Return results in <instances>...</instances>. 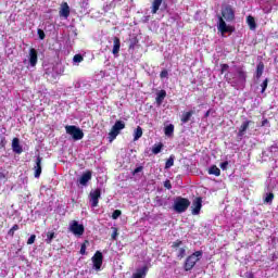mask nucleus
<instances>
[{
  "instance_id": "17",
  "label": "nucleus",
  "mask_w": 278,
  "mask_h": 278,
  "mask_svg": "<svg viewBox=\"0 0 278 278\" xmlns=\"http://www.w3.org/2000/svg\"><path fill=\"white\" fill-rule=\"evenodd\" d=\"M121 51V38L114 37L113 38V55H118V52Z\"/></svg>"
},
{
  "instance_id": "13",
  "label": "nucleus",
  "mask_w": 278,
  "mask_h": 278,
  "mask_svg": "<svg viewBox=\"0 0 278 278\" xmlns=\"http://www.w3.org/2000/svg\"><path fill=\"white\" fill-rule=\"evenodd\" d=\"M28 62L30 66H36V64H38V51L35 48L29 49Z\"/></svg>"
},
{
  "instance_id": "25",
  "label": "nucleus",
  "mask_w": 278,
  "mask_h": 278,
  "mask_svg": "<svg viewBox=\"0 0 278 278\" xmlns=\"http://www.w3.org/2000/svg\"><path fill=\"white\" fill-rule=\"evenodd\" d=\"M164 134L165 136H167L168 138H170V136H173V134H175V125L169 124L168 126H166L164 128Z\"/></svg>"
},
{
  "instance_id": "37",
  "label": "nucleus",
  "mask_w": 278,
  "mask_h": 278,
  "mask_svg": "<svg viewBox=\"0 0 278 278\" xmlns=\"http://www.w3.org/2000/svg\"><path fill=\"white\" fill-rule=\"evenodd\" d=\"M73 62H76V63L84 62V56L81 54H76L73 58Z\"/></svg>"
},
{
  "instance_id": "46",
  "label": "nucleus",
  "mask_w": 278,
  "mask_h": 278,
  "mask_svg": "<svg viewBox=\"0 0 278 278\" xmlns=\"http://www.w3.org/2000/svg\"><path fill=\"white\" fill-rule=\"evenodd\" d=\"M34 242H36V235H31L28 240H27V244H34Z\"/></svg>"
},
{
  "instance_id": "6",
  "label": "nucleus",
  "mask_w": 278,
  "mask_h": 278,
  "mask_svg": "<svg viewBox=\"0 0 278 278\" xmlns=\"http://www.w3.org/2000/svg\"><path fill=\"white\" fill-rule=\"evenodd\" d=\"M66 134L72 136L73 140H81L84 139V130L77 126H66Z\"/></svg>"
},
{
  "instance_id": "2",
  "label": "nucleus",
  "mask_w": 278,
  "mask_h": 278,
  "mask_svg": "<svg viewBox=\"0 0 278 278\" xmlns=\"http://www.w3.org/2000/svg\"><path fill=\"white\" fill-rule=\"evenodd\" d=\"M236 74L228 72L225 74V79L232 88H240L247 84V71L242 66H235Z\"/></svg>"
},
{
  "instance_id": "30",
  "label": "nucleus",
  "mask_w": 278,
  "mask_h": 278,
  "mask_svg": "<svg viewBox=\"0 0 278 278\" xmlns=\"http://www.w3.org/2000/svg\"><path fill=\"white\" fill-rule=\"evenodd\" d=\"M20 229L21 227L18 226V224L13 225V227L8 231V236L14 238V231H18Z\"/></svg>"
},
{
  "instance_id": "12",
  "label": "nucleus",
  "mask_w": 278,
  "mask_h": 278,
  "mask_svg": "<svg viewBox=\"0 0 278 278\" xmlns=\"http://www.w3.org/2000/svg\"><path fill=\"white\" fill-rule=\"evenodd\" d=\"M90 179H92V172L87 170L86 173H84L80 178L77 180V185L78 186H88V181H90Z\"/></svg>"
},
{
  "instance_id": "49",
  "label": "nucleus",
  "mask_w": 278,
  "mask_h": 278,
  "mask_svg": "<svg viewBox=\"0 0 278 278\" xmlns=\"http://www.w3.org/2000/svg\"><path fill=\"white\" fill-rule=\"evenodd\" d=\"M211 112H212V110L206 111L204 114V118H210Z\"/></svg>"
},
{
  "instance_id": "35",
  "label": "nucleus",
  "mask_w": 278,
  "mask_h": 278,
  "mask_svg": "<svg viewBox=\"0 0 278 278\" xmlns=\"http://www.w3.org/2000/svg\"><path fill=\"white\" fill-rule=\"evenodd\" d=\"M123 214V212L121 210H115L112 214V218L113 220L118 219V217H121V215Z\"/></svg>"
},
{
  "instance_id": "47",
  "label": "nucleus",
  "mask_w": 278,
  "mask_h": 278,
  "mask_svg": "<svg viewBox=\"0 0 278 278\" xmlns=\"http://www.w3.org/2000/svg\"><path fill=\"white\" fill-rule=\"evenodd\" d=\"M118 237V229L114 228V231L111 235L112 240H116V238Z\"/></svg>"
},
{
  "instance_id": "9",
  "label": "nucleus",
  "mask_w": 278,
  "mask_h": 278,
  "mask_svg": "<svg viewBox=\"0 0 278 278\" xmlns=\"http://www.w3.org/2000/svg\"><path fill=\"white\" fill-rule=\"evenodd\" d=\"M33 170H35L34 177L36 179H40V175H42V156L40 155L37 156Z\"/></svg>"
},
{
  "instance_id": "16",
  "label": "nucleus",
  "mask_w": 278,
  "mask_h": 278,
  "mask_svg": "<svg viewBox=\"0 0 278 278\" xmlns=\"http://www.w3.org/2000/svg\"><path fill=\"white\" fill-rule=\"evenodd\" d=\"M12 149H13V152L17 153L18 155H21V153H23V147H21V141L18 140V138H13Z\"/></svg>"
},
{
  "instance_id": "1",
  "label": "nucleus",
  "mask_w": 278,
  "mask_h": 278,
  "mask_svg": "<svg viewBox=\"0 0 278 278\" xmlns=\"http://www.w3.org/2000/svg\"><path fill=\"white\" fill-rule=\"evenodd\" d=\"M236 18V12L233 11V8L231 5H226L222 10V16H218V25L217 29L220 31V34H233L236 31V28L233 26H228L225 21L228 23L233 21Z\"/></svg>"
},
{
  "instance_id": "29",
  "label": "nucleus",
  "mask_w": 278,
  "mask_h": 278,
  "mask_svg": "<svg viewBox=\"0 0 278 278\" xmlns=\"http://www.w3.org/2000/svg\"><path fill=\"white\" fill-rule=\"evenodd\" d=\"M172 166H175V156L170 155L169 159L165 163V168L168 169Z\"/></svg>"
},
{
  "instance_id": "18",
  "label": "nucleus",
  "mask_w": 278,
  "mask_h": 278,
  "mask_svg": "<svg viewBox=\"0 0 278 278\" xmlns=\"http://www.w3.org/2000/svg\"><path fill=\"white\" fill-rule=\"evenodd\" d=\"M147 273H149V267L143 266L140 269H137V273L132 274V278H146Z\"/></svg>"
},
{
  "instance_id": "8",
  "label": "nucleus",
  "mask_w": 278,
  "mask_h": 278,
  "mask_svg": "<svg viewBox=\"0 0 278 278\" xmlns=\"http://www.w3.org/2000/svg\"><path fill=\"white\" fill-rule=\"evenodd\" d=\"M201 207H203V198L197 197V198L192 201L191 214H192L193 216H199V214H201Z\"/></svg>"
},
{
  "instance_id": "11",
  "label": "nucleus",
  "mask_w": 278,
  "mask_h": 278,
  "mask_svg": "<svg viewBox=\"0 0 278 278\" xmlns=\"http://www.w3.org/2000/svg\"><path fill=\"white\" fill-rule=\"evenodd\" d=\"M91 260L96 270H101V266H103V253L97 251Z\"/></svg>"
},
{
  "instance_id": "33",
  "label": "nucleus",
  "mask_w": 278,
  "mask_h": 278,
  "mask_svg": "<svg viewBox=\"0 0 278 278\" xmlns=\"http://www.w3.org/2000/svg\"><path fill=\"white\" fill-rule=\"evenodd\" d=\"M261 87H262V94H264L266 92V88H268V78H266L262 84H261Z\"/></svg>"
},
{
  "instance_id": "7",
  "label": "nucleus",
  "mask_w": 278,
  "mask_h": 278,
  "mask_svg": "<svg viewBox=\"0 0 278 278\" xmlns=\"http://www.w3.org/2000/svg\"><path fill=\"white\" fill-rule=\"evenodd\" d=\"M70 231L74 233V236H81L83 233H85L86 228L83 224H79V222L72 220V223L70 224Z\"/></svg>"
},
{
  "instance_id": "24",
  "label": "nucleus",
  "mask_w": 278,
  "mask_h": 278,
  "mask_svg": "<svg viewBox=\"0 0 278 278\" xmlns=\"http://www.w3.org/2000/svg\"><path fill=\"white\" fill-rule=\"evenodd\" d=\"M208 175H214L215 177H220V168L216 165H212L208 168Z\"/></svg>"
},
{
  "instance_id": "36",
  "label": "nucleus",
  "mask_w": 278,
  "mask_h": 278,
  "mask_svg": "<svg viewBox=\"0 0 278 278\" xmlns=\"http://www.w3.org/2000/svg\"><path fill=\"white\" fill-rule=\"evenodd\" d=\"M181 244H184V241H181V240L178 239V240H176V241L173 242L172 249H179V247H180Z\"/></svg>"
},
{
  "instance_id": "42",
  "label": "nucleus",
  "mask_w": 278,
  "mask_h": 278,
  "mask_svg": "<svg viewBox=\"0 0 278 278\" xmlns=\"http://www.w3.org/2000/svg\"><path fill=\"white\" fill-rule=\"evenodd\" d=\"M220 73H222V75H223V73H225V72H227V71H229V64H222L220 65Z\"/></svg>"
},
{
  "instance_id": "41",
  "label": "nucleus",
  "mask_w": 278,
  "mask_h": 278,
  "mask_svg": "<svg viewBox=\"0 0 278 278\" xmlns=\"http://www.w3.org/2000/svg\"><path fill=\"white\" fill-rule=\"evenodd\" d=\"M160 77H161V79H166V77H168V71L167 70H163L160 73Z\"/></svg>"
},
{
  "instance_id": "5",
  "label": "nucleus",
  "mask_w": 278,
  "mask_h": 278,
  "mask_svg": "<svg viewBox=\"0 0 278 278\" xmlns=\"http://www.w3.org/2000/svg\"><path fill=\"white\" fill-rule=\"evenodd\" d=\"M122 129H125V122L116 121L109 132V142H114L118 134H121Z\"/></svg>"
},
{
  "instance_id": "14",
  "label": "nucleus",
  "mask_w": 278,
  "mask_h": 278,
  "mask_svg": "<svg viewBox=\"0 0 278 278\" xmlns=\"http://www.w3.org/2000/svg\"><path fill=\"white\" fill-rule=\"evenodd\" d=\"M60 16L63 18H68L71 16V7H68V2H63L61 4V10L59 11Z\"/></svg>"
},
{
  "instance_id": "32",
  "label": "nucleus",
  "mask_w": 278,
  "mask_h": 278,
  "mask_svg": "<svg viewBox=\"0 0 278 278\" xmlns=\"http://www.w3.org/2000/svg\"><path fill=\"white\" fill-rule=\"evenodd\" d=\"M177 257H178V260H184V257H186V248H180L178 250Z\"/></svg>"
},
{
  "instance_id": "48",
  "label": "nucleus",
  "mask_w": 278,
  "mask_h": 278,
  "mask_svg": "<svg viewBox=\"0 0 278 278\" xmlns=\"http://www.w3.org/2000/svg\"><path fill=\"white\" fill-rule=\"evenodd\" d=\"M136 45H138V40L135 39L134 41L130 42L129 49H136Z\"/></svg>"
},
{
  "instance_id": "45",
  "label": "nucleus",
  "mask_w": 278,
  "mask_h": 278,
  "mask_svg": "<svg viewBox=\"0 0 278 278\" xmlns=\"http://www.w3.org/2000/svg\"><path fill=\"white\" fill-rule=\"evenodd\" d=\"M164 188H166L167 190H170L173 188V185L170 184V180H165L164 181Z\"/></svg>"
},
{
  "instance_id": "43",
  "label": "nucleus",
  "mask_w": 278,
  "mask_h": 278,
  "mask_svg": "<svg viewBox=\"0 0 278 278\" xmlns=\"http://www.w3.org/2000/svg\"><path fill=\"white\" fill-rule=\"evenodd\" d=\"M144 170L143 166H138L137 168L134 169L132 175H138V173H142Z\"/></svg>"
},
{
  "instance_id": "19",
  "label": "nucleus",
  "mask_w": 278,
  "mask_h": 278,
  "mask_svg": "<svg viewBox=\"0 0 278 278\" xmlns=\"http://www.w3.org/2000/svg\"><path fill=\"white\" fill-rule=\"evenodd\" d=\"M247 23L251 31H255V29H257V23H255V17H253L252 15H249L247 17Z\"/></svg>"
},
{
  "instance_id": "28",
  "label": "nucleus",
  "mask_w": 278,
  "mask_h": 278,
  "mask_svg": "<svg viewBox=\"0 0 278 278\" xmlns=\"http://www.w3.org/2000/svg\"><path fill=\"white\" fill-rule=\"evenodd\" d=\"M142 138V127L138 126L134 134V140H140Z\"/></svg>"
},
{
  "instance_id": "31",
  "label": "nucleus",
  "mask_w": 278,
  "mask_h": 278,
  "mask_svg": "<svg viewBox=\"0 0 278 278\" xmlns=\"http://www.w3.org/2000/svg\"><path fill=\"white\" fill-rule=\"evenodd\" d=\"M274 199H275V193L269 192L266 194L264 199V203H273Z\"/></svg>"
},
{
  "instance_id": "38",
  "label": "nucleus",
  "mask_w": 278,
  "mask_h": 278,
  "mask_svg": "<svg viewBox=\"0 0 278 278\" xmlns=\"http://www.w3.org/2000/svg\"><path fill=\"white\" fill-rule=\"evenodd\" d=\"M8 144V140L5 137L0 138V149H5V146Z\"/></svg>"
},
{
  "instance_id": "23",
  "label": "nucleus",
  "mask_w": 278,
  "mask_h": 278,
  "mask_svg": "<svg viewBox=\"0 0 278 278\" xmlns=\"http://www.w3.org/2000/svg\"><path fill=\"white\" fill-rule=\"evenodd\" d=\"M164 0H153L152 2V14H157V11L160 10V5H162V2Z\"/></svg>"
},
{
  "instance_id": "22",
  "label": "nucleus",
  "mask_w": 278,
  "mask_h": 278,
  "mask_svg": "<svg viewBox=\"0 0 278 278\" xmlns=\"http://www.w3.org/2000/svg\"><path fill=\"white\" fill-rule=\"evenodd\" d=\"M164 99H166V90H161L156 94V103H157V105H162V103L164 102Z\"/></svg>"
},
{
  "instance_id": "15",
  "label": "nucleus",
  "mask_w": 278,
  "mask_h": 278,
  "mask_svg": "<svg viewBox=\"0 0 278 278\" xmlns=\"http://www.w3.org/2000/svg\"><path fill=\"white\" fill-rule=\"evenodd\" d=\"M249 125H253V121L247 119L245 122H243L241 124V126L239 127V131H238V136L240 138H242V136H244V134H247V129H249Z\"/></svg>"
},
{
  "instance_id": "20",
  "label": "nucleus",
  "mask_w": 278,
  "mask_h": 278,
  "mask_svg": "<svg viewBox=\"0 0 278 278\" xmlns=\"http://www.w3.org/2000/svg\"><path fill=\"white\" fill-rule=\"evenodd\" d=\"M194 114V111H188L184 113L180 117L181 123L186 124L190 122V118H192V115Z\"/></svg>"
},
{
  "instance_id": "3",
  "label": "nucleus",
  "mask_w": 278,
  "mask_h": 278,
  "mask_svg": "<svg viewBox=\"0 0 278 278\" xmlns=\"http://www.w3.org/2000/svg\"><path fill=\"white\" fill-rule=\"evenodd\" d=\"M201 257H203V251H195L189 256H187L184 263V270L186 273L192 270V268L197 266V263L201 261Z\"/></svg>"
},
{
  "instance_id": "21",
  "label": "nucleus",
  "mask_w": 278,
  "mask_h": 278,
  "mask_svg": "<svg viewBox=\"0 0 278 278\" xmlns=\"http://www.w3.org/2000/svg\"><path fill=\"white\" fill-rule=\"evenodd\" d=\"M262 75H264V62H260L256 65V75H255L256 79H261Z\"/></svg>"
},
{
  "instance_id": "50",
  "label": "nucleus",
  "mask_w": 278,
  "mask_h": 278,
  "mask_svg": "<svg viewBox=\"0 0 278 278\" xmlns=\"http://www.w3.org/2000/svg\"><path fill=\"white\" fill-rule=\"evenodd\" d=\"M266 125H268V121L265 118L262 121V127H266Z\"/></svg>"
},
{
  "instance_id": "26",
  "label": "nucleus",
  "mask_w": 278,
  "mask_h": 278,
  "mask_svg": "<svg viewBox=\"0 0 278 278\" xmlns=\"http://www.w3.org/2000/svg\"><path fill=\"white\" fill-rule=\"evenodd\" d=\"M162 149H164V143L160 142V143H155L152 147V153L154 155H157L159 153H162Z\"/></svg>"
},
{
  "instance_id": "39",
  "label": "nucleus",
  "mask_w": 278,
  "mask_h": 278,
  "mask_svg": "<svg viewBox=\"0 0 278 278\" xmlns=\"http://www.w3.org/2000/svg\"><path fill=\"white\" fill-rule=\"evenodd\" d=\"M86 244H88V240H85V242L80 247V255H86Z\"/></svg>"
},
{
  "instance_id": "10",
  "label": "nucleus",
  "mask_w": 278,
  "mask_h": 278,
  "mask_svg": "<svg viewBox=\"0 0 278 278\" xmlns=\"http://www.w3.org/2000/svg\"><path fill=\"white\" fill-rule=\"evenodd\" d=\"M91 207H99V200L101 199V189H96L89 193Z\"/></svg>"
},
{
  "instance_id": "40",
  "label": "nucleus",
  "mask_w": 278,
  "mask_h": 278,
  "mask_svg": "<svg viewBox=\"0 0 278 278\" xmlns=\"http://www.w3.org/2000/svg\"><path fill=\"white\" fill-rule=\"evenodd\" d=\"M37 34H38L40 40H45V38L47 36V35H45V30L38 29Z\"/></svg>"
},
{
  "instance_id": "27",
  "label": "nucleus",
  "mask_w": 278,
  "mask_h": 278,
  "mask_svg": "<svg viewBox=\"0 0 278 278\" xmlns=\"http://www.w3.org/2000/svg\"><path fill=\"white\" fill-rule=\"evenodd\" d=\"M55 238L54 231H48L47 238H46V244H51L53 242V239Z\"/></svg>"
},
{
  "instance_id": "4",
  "label": "nucleus",
  "mask_w": 278,
  "mask_h": 278,
  "mask_svg": "<svg viewBox=\"0 0 278 278\" xmlns=\"http://www.w3.org/2000/svg\"><path fill=\"white\" fill-rule=\"evenodd\" d=\"M190 207V200L188 198L177 197L174 202V210L177 214H184Z\"/></svg>"
},
{
  "instance_id": "44",
  "label": "nucleus",
  "mask_w": 278,
  "mask_h": 278,
  "mask_svg": "<svg viewBox=\"0 0 278 278\" xmlns=\"http://www.w3.org/2000/svg\"><path fill=\"white\" fill-rule=\"evenodd\" d=\"M219 166H220L222 170H227V167L229 166V162L225 161V162L220 163Z\"/></svg>"
},
{
  "instance_id": "34",
  "label": "nucleus",
  "mask_w": 278,
  "mask_h": 278,
  "mask_svg": "<svg viewBox=\"0 0 278 278\" xmlns=\"http://www.w3.org/2000/svg\"><path fill=\"white\" fill-rule=\"evenodd\" d=\"M0 181H8V172L0 170Z\"/></svg>"
}]
</instances>
